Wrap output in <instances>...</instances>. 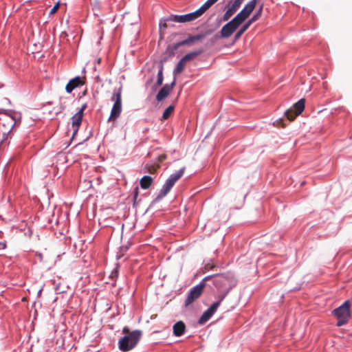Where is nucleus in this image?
Wrapping results in <instances>:
<instances>
[{"label":"nucleus","mask_w":352,"mask_h":352,"mask_svg":"<svg viewBox=\"0 0 352 352\" xmlns=\"http://www.w3.org/2000/svg\"><path fill=\"white\" fill-rule=\"evenodd\" d=\"M21 122V114L16 112L1 113L0 115V142L7 140L13 127Z\"/></svg>","instance_id":"obj_1"},{"label":"nucleus","mask_w":352,"mask_h":352,"mask_svg":"<svg viewBox=\"0 0 352 352\" xmlns=\"http://www.w3.org/2000/svg\"><path fill=\"white\" fill-rule=\"evenodd\" d=\"M153 179L151 176H144L140 182V184L142 188L148 189L153 184Z\"/></svg>","instance_id":"obj_17"},{"label":"nucleus","mask_w":352,"mask_h":352,"mask_svg":"<svg viewBox=\"0 0 352 352\" xmlns=\"http://www.w3.org/2000/svg\"><path fill=\"white\" fill-rule=\"evenodd\" d=\"M231 289H232V284L230 285V287H228L226 290H223V292L221 294L215 296L218 299V300L217 302H219V305H221V301L227 296L228 292L231 290Z\"/></svg>","instance_id":"obj_27"},{"label":"nucleus","mask_w":352,"mask_h":352,"mask_svg":"<svg viewBox=\"0 0 352 352\" xmlns=\"http://www.w3.org/2000/svg\"><path fill=\"white\" fill-rule=\"evenodd\" d=\"M213 316L212 313L209 311V310L207 309L201 316L199 318L198 322L199 324H205L208 320L210 319V318Z\"/></svg>","instance_id":"obj_19"},{"label":"nucleus","mask_w":352,"mask_h":352,"mask_svg":"<svg viewBox=\"0 0 352 352\" xmlns=\"http://www.w3.org/2000/svg\"><path fill=\"white\" fill-rule=\"evenodd\" d=\"M131 243H126L125 245H122L120 247L119 252H118L117 259H120L124 254L125 252H126L130 246Z\"/></svg>","instance_id":"obj_28"},{"label":"nucleus","mask_w":352,"mask_h":352,"mask_svg":"<svg viewBox=\"0 0 352 352\" xmlns=\"http://www.w3.org/2000/svg\"><path fill=\"white\" fill-rule=\"evenodd\" d=\"M190 43H191V41H190V38L188 37L186 40H184L182 41L175 43L172 47L173 54H174V51L177 50L179 47L185 45H188Z\"/></svg>","instance_id":"obj_26"},{"label":"nucleus","mask_w":352,"mask_h":352,"mask_svg":"<svg viewBox=\"0 0 352 352\" xmlns=\"http://www.w3.org/2000/svg\"><path fill=\"white\" fill-rule=\"evenodd\" d=\"M219 307V302H214L208 309L210 313H212V314L214 315V314L216 312Z\"/></svg>","instance_id":"obj_32"},{"label":"nucleus","mask_w":352,"mask_h":352,"mask_svg":"<svg viewBox=\"0 0 352 352\" xmlns=\"http://www.w3.org/2000/svg\"><path fill=\"white\" fill-rule=\"evenodd\" d=\"M111 100L114 102L111 111L108 121L116 120L122 112V88L120 87L116 91H114L111 96Z\"/></svg>","instance_id":"obj_6"},{"label":"nucleus","mask_w":352,"mask_h":352,"mask_svg":"<svg viewBox=\"0 0 352 352\" xmlns=\"http://www.w3.org/2000/svg\"><path fill=\"white\" fill-rule=\"evenodd\" d=\"M118 276V267L115 268L110 274V278H115Z\"/></svg>","instance_id":"obj_35"},{"label":"nucleus","mask_w":352,"mask_h":352,"mask_svg":"<svg viewBox=\"0 0 352 352\" xmlns=\"http://www.w3.org/2000/svg\"><path fill=\"white\" fill-rule=\"evenodd\" d=\"M163 80H164V77H163V66H161L159 72H158V74H157V86H160L162 85V82H163Z\"/></svg>","instance_id":"obj_31"},{"label":"nucleus","mask_w":352,"mask_h":352,"mask_svg":"<svg viewBox=\"0 0 352 352\" xmlns=\"http://www.w3.org/2000/svg\"><path fill=\"white\" fill-rule=\"evenodd\" d=\"M175 109V107L173 105H170L164 111L162 117V120H167L173 113Z\"/></svg>","instance_id":"obj_25"},{"label":"nucleus","mask_w":352,"mask_h":352,"mask_svg":"<svg viewBox=\"0 0 352 352\" xmlns=\"http://www.w3.org/2000/svg\"><path fill=\"white\" fill-rule=\"evenodd\" d=\"M184 170L185 167H183L177 173L170 175L161 189L159 195H157V199L163 198L169 192L172 187L175 185V182L182 177Z\"/></svg>","instance_id":"obj_7"},{"label":"nucleus","mask_w":352,"mask_h":352,"mask_svg":"<svg viewBox=\"0 0 352 352\" xmlns=\"http://www.w3.org/2000/svg\"><path fill=\"white\" fill-rule=\"evenodd\" d=\"M248 17L244 12L241 10L230 21L222 27L220 31L221 36L230 37Z\"/></svg>","instance_id":"obj_3"},{"label":"nucleus","mask_w":352,"mask_h":352,"mask_svg":"<svg viewBox=\"0 0 352 352\" xmlns=\"http://www.w3.org/2000/svg\"><path fill=\"white\" fill-rule=\"evenodd\" d=\"M263 4L262 3L256 12L250 19L248 21L252 25L254 22L256 21L262 15Z\"/></svg>","instance_id":"obj_23"},{"label":"nucleus","mask_w":352,"mask_h":352,"mask_svg":"<svg viewBox=\"0 0 352 352\" xmlns=\"http://www.w3.org/2000/svg\"><path fill=\"white\" fill-rule=\"evenodd\" d=\"M259 1L260 0H251L244 6V8L241 10L249 16L252 12V11L254 10L256 3Z\"/></svg>","instance_id":"obj_16"},{"label":"nucleus","mask_w":352,"mask_h":352,"mask_svg":"<svg viewBox=\"0 0 352 352\" xmlns=\"http://www.w3.org/2000/svg\"><path fill=\"white\" fill-rule=\"evenodd\" d=\"M186 63L182 58L177 64V66L173 71V74L176 76L180 74L184 70Z\"/></svg>","instance_id":"obj_24"},{"label":"nucleus","mask_w":352,"mask_h":352,"mask_svg":"<svg viewBox=\"0 0 352 352\" xmlns=\"http://www.w3.org/2000/svg\"><path fill=\"white\" fill-rule=\"evenodd\" d=\"M100 61H101V59H100V58H99V59L98 60V63H100Z\"/></svg>","instance_id":"obj_41"},{"label":"nucleus","mask_w":352,"mask_h":352,"mask_svg":"<svg viewBox=\"0 0 352 352\" xmlns=\"http://www.w3.org/2000/svg\"><path fill=\"white\" fill-rule=\"evenodd\" d=\"M213 276H206L198 285H195V287L202 292L204 287L206 286V281L212 278Z\"/></svg>","instance_id":"obj_29"},{"label":"nucleus","mask_w":352,"mask_h":352,"mask_svg":"<svg viewBox=\"0 0 352 352\" xmlns=\"http://www.w3.org/2000/svg\"><path fill=\"white\" fill-rule=\"evenodd\" d=\"M213 284L219 290H226L232 284V288L234 285V280L232 274L226 273L221 274H213Z\"/></svg>","instance_id":"obj_5"},{"label":"nucleus","mask_w":352,"mask_h":352,"mask_svg":"<svg viewBox=\"0 0 352 352\" xmlns=\"http://www.w3.org/2000/svg\"><path fill=\"white\" fill-rule=\"evenodd\" d=\"M87 107V104H84L81 108L78 111V112L72 116V126L73 128V135L72 138L77 133L78 129L81 124L82 117H83V111Z\"/></svg>","instance_id":"obj_11"},{"label":"nucleus","mask_w":352,"mask_h":352,"mask_svg":"<svg viewBox=\"0 0 352 352\" xmlns=\"http://www.w3.org/2000/svg\"><path fill=\"white\" fill-rule=\"evenodd\" d=\"M219 0H207L199 8V10L203 14L207 10H208L213 4Z\"/></svg>","instance_id":"obj_21"},{"label":"nucleus","mask_w":352,"mask_h":352,"mask_svg":"<svg viewBox=\"0 0 352 352\" xmlns=\"http://www.w3.org/2000/svg\"><path fill=\"white\" fill-rule=\"evenodd\" d=\"M6 248V243H0V252L5 250Z\"/></svg>","instance_id":"obj_40"},{"label":"nucleus","mask_w":352,"mask_h":352,"mask_svg":"<svg viewBox=\"0 0 352 352\" xmlns=\"http://www.w3.org/2000/svg\"><path fill=\"white\" fill-rule=\"evenodd\" d=\"M219 0H207L199 8V10L203 14L207 10H208L213 4Z\"/></svg>","instance_id":"obj_20"},{"label":"nucleus","mask_w":352,"mask_h":352,"mask_svg":"<svg viewBox=\"0 0 352 352\" xmlns=\"http://www.w3.org/2000/svg\"><path fill=\"white\" fill-rule=\"evenodd\" d=\"M84 85V82L80 77L76 76L69 81L65 86V90L67 93H71L75 88Z\"/></svg>","instance_id":"obj_14"},{"label":"nucleus","mask_w":352,"mask_h":352,"mask_svg":"<svg viewBox=\"0 0 352 352\" xmlns=\"http://www.w3.org/2000/svg\"><path fill=\"white\" fill-rule=\"evenodd\" d=\"M202 14L199 12V9L193 12L188 13L184 15H170L166 19V21H173L176 23H186L195 20Z\"/></svg>","instance_id":"obj_8"},{"label":"nucleus","mask_w":352,"mask_h":352,"mask_svg":"<svg viewBox=\"0 0 352 352\" xmlns=\"http://www.w3.org/2000/svg\"><path fill=\"white\" fill-rule=\"evenodd\" d=\"M122 331L125 336L120 339L118 345L120 351L126 352L137 345L141 338L142 331L140 330H135L130 332L127 327H124Z\"/></svg>","instance_id":"obj_2"},{"label":"nucleus","mask_w":352,"mask_h":352,"mask_svg":"<svg viewBox=\"0 0 352 352\" xmlns=\"http://www.w3.org/2000/svg\"><path fill=\"white\" fill-rule=\"evenodd\" d=\"M175 85V80H174L171 84H166L158 92L156 96V100L157 101H162L166 98L170 91L173 90Z\"/></svg>","instance_id":"obj_12"},{"label":"nucleus","mask_w":352,"mask_h":352,"mask_svg":"<svg viewBox=\"0 0 352 352\" xmlns=\"http://www.w3.org/2000/svg\"><path fill=\"white\" fill-rule=\"evenodd\" d=\"M305 100L302 98L299 100L296 103H295L293 106V108L287 109L285 114L287 118L289 121H293L296 117L300 115L305 109Z\"/></svg>","instance_id":"obj_9"},{"label":"nucleus","mask_w":352,"mask_h":352,"mask_svg":"<svg viewBox=\"0 0 352 352\" xmlns=\"http://www.w3.org/2000/svg\"><path fill=\"white\" fill-rule=\"evenodd\" d=\"M201 53H202V50H197V51H195V52H192L188 53L186 55H185L182 58V59L186 63H187L188 61H190V60H194L195 58L199 56Z\"/></svg>","instance_id":"obj_18"},{"label":"nucleus","mask_w":352,"mask_h":352,"mask_svg":"<svg viewBox=\"0 0 352 352\" xmlns=\"http://www.w3.org/2000/svg\"><path fill=\"white\" fill-rule=\"evenodd\" d=\"M251 25V24L247 21L246 23H245L241 27V28L239 29V30L234 35V39L236 41L238 39H239L241 36L243 35V34L250 28V26Z\"/></svg>","instance_id":"obj_22"},{"label":"nucleus","mask_w":352,"mask_h":352,"mask_svg":"<svg viewBox=\"0 0 352 352\" xmlns=\"http://www.w3.org/2000/svg\"><path fill=\"white\" fill-rule=\"evenodd\" d=\"M167 21H166V19H164L163 21H161L160 22V28H164V29L166 28H167V25H166V22Z\"/></svg>","instance_id":"obj_37"},{"label":"nucleus","mask_w":352,"mask_h":352,"mask_svg":"<svg viewBox=\"0 0 352 352\" xmlns=\"http://www.w3.org/2000/svg\"><path fill=\"white\" fill-rule=\"evenodd\" d=\"M244 1L245 0H234L233 1H229L227 5L228 9L223 16V21H227L228 19H230L239 10L241 3Z\"/></svg>","instance_id":"obj_10"},{"label":"nucleus","mask_w":352,"mask_h":352,"mask_svg":"<svg viewBox=\"0 0 352 352\" xmlns=\"http://www.w3.org/2000/svg\"><path fill=\"white\" fill-rule=\"evenodd\" d=\"M189 38H190V41L192 43V42L199 41V40L204 38V34H197V35L189 36Z\"/></svg>","instance_id":"obj_33"},{"label":"nucleus","mask_w":352,"mask_h":352,"mask_svg":"<svg viewBox=\"0 0 352 352\" xmlns=\"http://www.w3.org/2000/svg\"><path fill=\"white\" fill-rule=\"evenodd\" d=\"M138 194H139V190H138V187H136L134 190V194H133V201H134V204L135 203L136 201V199L138 197Z\"/></svg>","instance_id":"obj_36"},{"label":"nucleus","mask_w":352,"mask_h":352,"mask_svg":"<svg viewBox=\"0 0 352 352\" xmlns=\"http://www.w3.org/2000/svg\"><path fill=\"white\" fill-rule=\"evenodd\" d=\"M167 158V155L166 154H162L158 157V162H162Z\"/></svg>","instance_id":"obj_38"},{"label":"nucleus","mask_w":352,"mask_h":352,"mask_svg":"<svg viewBox=\"0 0 352 352\" xmlns=\"http://www.w3.org/2000/svg\"><path fill=\"white\" fill-rule=\"evenodd\" d=\"M349 307L350 302L349 300H346L340 307L333 311V314L338 320L336 323L337 327H342L348 322L351 317Z\"/></svg>","instance_id":"obj_4"},{"label":"nucleus","mask_w":352,"mask_h":352,"mask_svg":"<svg viewBox=\"0 0 352 352\" xmlns=\"http://www.w3.org/2000/svg\"><path fill=\"white\" fill-rule=\"evenodd\" d=\"M59 6H60V3L59 2L56 3L53 6V8L51 9V10L50 11V15L54 14L57 12V10H58Z\"/></svg>","instance_id":"obj_34"},{"label":"nucleus","mask_w":352,"mask_h":352,"mask_svg":"<svg viewBox=\"0 0 352 352\" xmlns=\"http://www.w3.org/2000/svg\"><path fill=\"white\" fill-rule=\"evenodd\" d=\"M82 245H83V243H74V248H75V249L79 248V249H80V252H82Z\"/></svg>","instance_id":"obj_39"},{"label":"nucleus","mask_w":352,"mask_h":352,"mask_svg":"<svg viewBox=\"0 0 352 352\" xmlns=\"http://www.w3.org/2000/svg\"><path fill=\"white\" fill-rule=\"evenodd\" d=\"M160 168V166L159 164H156V165L146 164L145 166L146 170L151 174H155L157 172V169H159Z\"/></svg>","instance_id":"obj_30"},{"label":"nucleus","mask_w":352,"mask_h":352,"mask_svg":"<svg viewBox=\"0 0 352 352\" xmlns=\"http://www.w3.org/2000/svg\"><path fill=\"white\" fill-rule=\"evenodd\" d=\"M201 292L198 290L195 286L192 287L188 293L187 298L184 302V306L188 307L196 300L201 294Z\"/></svg>","instance_id":"obj_13"},{"label":"nucleus","mask_w":352,"mask_h":352,"mask_svg":"<svg viewBox=\"0 0 352 352\" xmlns=\"http://www.w3.org/2000/svg\"><path fill=\"white\" fill-rule=\"evenodd\" d=\"M186 325L182 321H178L173 327V334L175 336L179 337L182 336L185 331Z\"/></svg>","instance_id":"obj_15"}]
</instances>
